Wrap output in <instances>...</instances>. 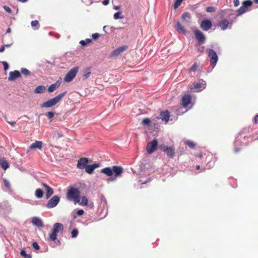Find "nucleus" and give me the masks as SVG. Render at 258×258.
Wrapping results in <instances>:
<instances>
[{"mask_svg":"<svg viewBox=\"0 0 258 258\" xmlns=\"http://www.w3.org/2000/svg\"><path fill=\"white\" fill-rule=\"evenodd\" d=\"M100 173L109 177L108 181H113L122 175L123 173V169L120 166H113L112 167H107L102 169Z\"/></svg>","mask_w":258,"mask_h":258,"instance_id":"1","label":"nucleus"},{"mask_svg":"<svg viewBox=\"0 0 258 258\" xmlns=\"http://www.w3.org/2000/svg\"><path fill=\"white\" fill-rule=\"evenodd\" d=\"M80 194L78 188L73 186L69 187L67 190V199L76 204L80 202Z\"/></svg>","mask_w":258,"mask_h":258,"instance_id":"2","label":"nucleus"},{"mask_svg":"<svg viewBox=\"0 0 258 258\" xmlns=\"http://www.w3.org/2000/svg\"><path fill=\"white\" fill-rule=\"evenodd\" d=\"M63 226L62 224L56 223L53 225L51 232L49 234L48 239L50 241L57 242L58 244H60V241L57 239V233L59 232H62Z\"/></svg>","mask_w":258,"mask_h":258,"instance_id":"3","label":"nucleus"},{"mask_svg":"<svg viewBox=\"0 0 258 258\" xmlns=\"http://www.w3.org/2000/svg\"><path fill=\"white\" fill-rule=\"evenodd\" d=\"M66 93L67 92L65 91L63 93L58 94L54 98L49 99L47 101L43 102L41 104V107L44 108H49L55 105L62 99V98L65 96Z\"/></svg>","mask_w":258,"mask_h":258,"instance_id":"4","label":"nucleus"},{"mask_svg":"<svg viewBox=\"0 0 258 258\" xmlns=\"http://www.w3.org/2000/svg\"><path fill=\"white\" fill-rule=\"evenodd\" d=\"M159 149L166 153L168 157L173 158L175 156V148L173 146L168 147L165 144L160 145Z\"/></svg>","mask_w":258,"mask_h":258,"instance_id":"5","label":"nucleus"},{"mask_svg":"<svg viewBox=\"0 0 258 258\" xmlns=\"http://www.w3.org/2000/svg\"><path fill=\"white\" fill-rule=\"evenodd\" d=\"M78 71L79 68L78 67L73 68L66 75L64 81L66 82L72 81L76 76Z\"/></svg>","mask_w":258,"mask_h":258,"instance_id":"6","label":"nucleus"},{"mask_svg":"<svg viewBox=\"0 0 258 258\" xmlns=\"http://www.w3.org/2000/svg\"><path fill=\"white\" fill-rule=\"evenodd\" d=\"M158 140L154 139L149 142L146 147V151L148 154H152L157 150Z\"/></svg>","mask_w":258,"mask_h":258,"instance_id":"7","label":"nucleus"},{"mask_svg":"<svg viewBox=\"0 0 258 258\" xmlns=\"http://www.w3.org/2000/svg\"><path fill=\"white\" fill-rule=\"evenodd\" d=\"M252 2L250 0L245 1L242 2V6H241L237 10V16H240L244 13L247 10L248 8L251 6Z\"/></svg>","mask_w":258,"mask_h":258,"instance_id":"8","label":"nucleus"},{"mask_svg":"<svg viewBox=\"0 0 258 258\" xmlns=\"http://www.w3.org/2000/svg\"><path fill=\"white\" fill-rule=\"evenodd\" d=\"M196 40L199 44L203 43L206 40V37L202 32L199 29L195 28L193 30Z\"/></svg>","mask_w":258,"mask_h":258,"instance_id":"9","label":"nucleus"},{"mask_svg":"<svg viewBox=\"0 0 258 258\" xmlns=\"http://www.w3.org/2000/svg\"><path fill=\"white\" fill-rule=\"evenodd\" d=\"M208 56L210 58V64L214 68L218 61V55L215 51L213 49H210L208 51Z\"/></svg>","mask_w":258,"mask_h":258,"instance_id":"10","label":"nucleus"},{"mask_svg":"<svg viewBox=\"0 0 258 258\" xmlns=\"http://www.w3.org/2000/svg\"><path fill=\"white\" fill-rule=\"evenodd\" d=\"M59 200V197L57 196H55L48 201L46 207L48 208H53L58 204Z\"/></svg>","mask_w":258,"mask_h":258,"instance_id":"11","label":"nucleus"},{"mask_svg":"<svg viewBox=\"0 0 258 258\" xmlns=\"http://www.w3.org/2000/svg\"><path fill=\"white\" fill-rule=\"evenodd\" d=\"M89 163V160L87 158H80L77 164V167L80 169H84L86 168Z\"/></svg>","mask_w":258,"mask_h":258,"instance_id":"12","label":"nucleus"},{"mask_svg":"<svg viewBox=\"0 0 258 258\" xmlns=\"http://www.w3.org/2000/svg\"><path fill=\"white\" fill-rule=\"evenodd\" d=\"M212 23L210 20H205L203 21L200 25L201 28L204 31H208L211 28Z\"/></svg>","mask_w":258,"mask_h":258,"instance_id":"13","label":"nucleus"},{"mask_svg":"<svg viewBox=\"0 0 258 258\" xmlns=\"http://www.w3.org/2000/svg\"><path fill=\"white\" fill-rule=\"evenodd\" d=\"M100 166L99 164L98 163H94L91 165H87L86 168H85V171L88 174H92L94 170L96 168Z\"/></svg>","mask_w":258,"mask_h":258,"instance_id":"14","label":"nucleus"},{"mask_svg":"<svg viewBox=\"0 0 258 258\" xmlns=\"http://www.w3.org/2000/svg\"><path fill=\"white\" fill-rule=\"evenodd\" d=\"M170 115L169 112L168 110H165L161 111L160 113V117L157 118L158 119H161L163 121H164L165 122H167L169 119Z\"/></svg>","mask_w":258,"mask_h":258,"instance_id":"15","label":"nucleus"},{"mask_svg":"<svg viewBox=\"0 0 258 258\" xmlns=\"http://www.w3.org/2000/svg\"><path fill=\"white\" fill-rule=\"evenodd\" d=\"M127 45H123L121 46L120 47H119L115 49L112 52V56H117L119 54H120L122 52L124 51L127 48Z\"/></svg>","mask_w":258,"mask_h":258,"instance_id":"16","label":"nucleus"},{"mask_svg":"<svg viewBox=\"0 0 258 258\" xmlns=\"http://www.w3.org/2000/svg\"><path fill=\"white\" fill-rule=\"evenodd\" d=\"M21 76L20 73L18 71L10 72L8 80L9 81H14Z\"/></svg>","mask_w":258,"mask_h":258,"instance_id":"17","label":"nucleus"},{"mask_svg":"<svg viewBox=\"0 0 258 258\" xmlns=\"http://www.w3.org/2000/svg\"><path fill=\"white\" fill-rule=\"evenodd\" d=\"M182 105L186 107L191 102V97L189 95H185L182 98Z\"/></svg>","mask_w":258,"mask_h":258,"instance_id":"18","label":"nucleus"},{"mask_svg":"<svg viewBox=\"0 0 258 258\" xmlns=\"http://www.w3.org/2000/svg\"><path fill=\"white\" fill-rule=\"evenodd\" d=\"M42 147V143L41 141H35L33 143H32L30 146V149L33 150L35 149H39L40 150L41 149Z\"/></svg>","mask_w":258,"mask_h":258,"instance_id":"19","label":"nucleus"},{"mask_svg":"<svg viewBox=\"0 0 258 258\" xmlns=\"http://www.w3.org/2000/svg\"><path fill=\"white\" fill-rule=\"evenodd\" d=\"M32 223L33 225H35L38 227H43L42 221L38 217H33L32 220Z\"/></svg>","mask_w":258,"mask_h":258,"instance_id":"20","label":"nucleus"},{"mask_svg":"<svg viewBox=\"0 0 258 258\" xmlns=\"http://www.w3.org/2000/svg\"><path fill=\"white\" fill-rule=\"evenodd\" d=\"M229 24V23L228 20L223 19L220 21L219 26L222 30H225L228 28Z\"/></svg>","mask_w":258,"mask_h":258,"instance_id":"21","label":"nucleus"},{"mask_svg":"<svg viewBox=\"0 0 258 258\" xmlns=\"http://www.w3.org/2000/svg\"><path fill=\"white\" fill-rule=\"evenodd\" d=\"M42 185L46 188V199H48L53 193V190L52 188H51L49 186H48L46 183H43Z\"/></svg>","mask_w":258,"mask_h":258,"instance_id":"22","label":"nucleus"},{"mask_svg":"<svg viewBox=\"0 0 258 258\" xmlns=\"http://www.w3.org/2000/svg\"><path fill=\"white\" fill-rule=\"evenodd\" d=\"M191 16L189 13L186 12L182 15L181 18L185 23H189Z\"/></svg>","mask_w":258,"mask_h":258,"instance_id":"23","label":"nucleus"},{"mask_svg":"<svg viewBox=\"0 0 258 258\" xmlns=\"http://www.w3.org/2000/svg\"><path fill=\"white\" fill-rule=\"evenodd\" d=\"M60 86V83L58 81L56 82L55 83L51 84L48 88L49 92H52Z\"/></svg>","mask_w":258,"mask_h":258,"instance_id":"24","label":"nucleus"},{"mask_svg":"<svg viewBox=\"0 0 258 258\" xmlns=\"http://www.w3.org/2000/svg\"><path fill=\"white\" fill-rule=\"evenodd\" d=\"M0 165L4 170H6L9 167V163L4 158L0 159Z\"/></svg>","mask_w":258,"mask_h":258,"instance_id":"25","label":"nucleus"},{"mask_svg":"<svg viewBox=\"0 0 258 258\" xmlns=\"http://www.w3.org/2000/svg\"><path fill=\"white\" fill-rule=\"evenodd\" d=\"M176 29L178 32L183 34H185L186 32V30L179 22H177Z\"/></svg>","mask_w":258,"mask_h":258,"instance_id":"26","label":"nucleus"},{"mask_svg":"<svg viewBox=\"0 0 258 258\" xmlns=\"http://www.w3.org/2000/svg\"><path fill=\"white\" fill-rule=\"evenodd\" d=\"M205 84L203 83H195L194 84V89L200 91L205 88Z\"/></svg>","mask_w":258,"mask_h":258,"instance_id":"27","label":"nucleus"},{"mask_svg":"<svg viewBox=\"0 0 258 258\" xmlns=\"http://www.w3.org/2000/svg\"><path fill=\"white\" fill-rule=\"evenodd\" d=\"M45 90V87L44 86H37L34 90V92L35 93H42Z\"/></svg>","mask_w":258,"mask_h":258,"instance_id":"28","label":"nucleus"},{"mask_svg":"<svg viewBox=\"0 0 258 258\" xmlns=\"http://www.w3.org/2000/svg\"><path fill=\"white\" fill-rule=\"evenodd\" d=\"M43 192L42 190L40 188H37L35 191V196L37 198H41L43 197Z\"/></svg>","mask_w":258,"mask_h":258,"instance_id":"29","label":"nucleus"},{"mask_svg":"<svg viewBox=\"0 0 258 258\" xmlns=\"http://www.w3.org/2000/svg\"><path fill=\"white\" fill-rule=\"evenodd\" d=\"M88 202V199L86 197L84 196L82 198L81 201H80L79 203H78L82 206H87Z\"/></svg>","mask_w":258,"mask_h":258,"instance_id":"30","label":"nucleus"},{"mask_svg":"<svg viewBox=\"0 0 258 258\" xmlns=\"http://www.w3.org/2000/svg\"><path fill=\"white\" fill-rule=\"evenodd\" d=\"M92 41L91 39H89V38H87L86 39H85V40H81L80 42V43L83 46H86L87 44L91 43Z\"/></svg>","mask_w":258,"mask_h":258,"instance_id":"31","label":"nucleus"},{"mask_svg":"<svg viewBox=\"0 0 258 258\" xmlns=\"http://www.w3.org/2000/svg\"><path fill=\"white\" fill-rule=\"evenodd\" d=\"M185 144L187 145L190 148L194 149L196 146V144L192 141H186Z\"/></svg>","mask_w":258,"mask_h":258,"instance_id":"32","label":"nucleus"},{"mask_svg":"<svg viewBox=\"0 0 258 258\" xmlns=\"http://www.w3.org/2000/svg\"><path fill=\"white\" fill-rule=\"evenodd\" d=\"M90 75L91 72L89 71V70H86L84 72L83 78L84 80H86L89 77Z\"/></svg>","mask_w":258,"mask_h":258,"instance_id":"33","label":"nucleus"},{"mask_svg":"<svg viewBox=\"0 0 258 258\" xmlns=\"http://www.w3.org/2000/svg\"><path fill=\"white\" fill-rule=\"evenodd\" d=\"M20 254L21 256H23L24 258H31V255L29 254H27L26 251L24 250H21Z\"/></svg>","mask_w":258,"mask_h":258,"instance_id":"34","label":"nucleus"},{"mask_svg":"<svg viewBox=\"0 0 258 258\" xmlns=\"http://www.w3.org/2000/svg\"><path fill=\"white\" fill-rule=\"evenodd\" d=\"M150 123L151 120L148 118H144L142 121V123L145 125H148Z\"/></svg>","mask_w":258,"mask_h":258,"instance_id":"35","label":"nucleus"},{"mask_svg":"<svg viewBox=\"0 0 258 258\" xmlns=\"http://www.w3.org/2000/svg\"><path fill=\"white\" fill-rule=\"evenodd\" d=\"M183 0H175V2L174 4V9H177L179 6L181 5V3Z\"/></svg>","mask_w":258,"mask_h":258,"instance_id":"36","label":"nucleus"},{"mask_svg":"<svg viewBox=\"0 0 258 258\" xmlns=\"http://www.w3.org/2000/svg\"><path fill=\"white\" fill-rule=\"evenodd\" d=\"M121 13L120 12H116L113 15V18L114 19H122L123 16H121Z\"/></svg>","mask_w":258,"mask_h":258,"instance_id":"37","label":"nucleus"},{"mask_svg":"<svg viewBox=\"0 0 258 258\" xmlns=\"http://www.w3.org/2000/svg\"><path fill=\"white\" fill-rule=\"evenodd\" d=\"M54 115V113L52 111H49L45 113V116L49 119H51L52 118H53Z\"/></svg>","mask_w":258,"mask_h":258,"instance_id":"38","label":"nucleus"},{"mask_svg":"<svg viewBox=\"0 0 258 258\" xmlns=\"http://www.w3.org/2000/svg\"><path fill=\"white\" fill-rule=\"evenodd\" d=\"M3 181H4V185L6 186V187L8 189L10 188L11 185H10L9 181L6 179H4Z\"/></svg>","mask_w":258,"mask_h":258,"instance_id":"39","label":"nucleus"},{"mask_svg":"<svg viewBox=\"0 0 258 258\" xmlns=\"http://www.w3.org/2000/svg\"><path fill=\"white\" fill-rule=\"evenodd\" d=\"M21 72L23 75L25 76H28L30 73V71L27 69H22Z\"/></svg>","mask_w":258,"mask_h":258,"instance_id":"40","label":"nucleus"},{"mask_svg":"<svg viewBox=\"0 0 258 258\" xmlns=\"http://www.w3.org/2000/svg\"><path fill=\"white\" fill-rule=\"evenodd\" d=\"M198 66L197 65V63H195L190 68L189 71L195 72L197 70Z\"/></svg>","mask_w":258,"mask_h":258,"instance_id":"41","label":"nucleus"},{"mask_svg":"<svg viewBox=\"0 0 258 258\" xmlns=\"http://www.w3.org/2000/svg\"><path fill=\"white\" fill-rule=\"evenodd\" d=\"M72 234V237L74 238L76 237L77 235L78 234V231L77 229H74L71 233Z\"/></svg>","mask_w":258,"mask_h":258,"instance_id":"42","label":"nucleus"},{"mask_svg":"<svg viewBox=\"0 0 258 258\" xmlns=\"http://www.w3.org/2000/svg\"><path fill=\"white\" fill-rule=\"evenodd\" d=\"M215 11H216V9L213 7H208L206 8V11L209 13L214 12Z\"/></svg>","mask_w":258,"mask_h":258,"instance_id":"43","label":"nucleus"},{"mask_svg":"<svg viewBox=\"0 0 258 258\" xmlns=\"http://www.w3.org/2000/svg\"><path fill=\"white\" fill-rule=\"evenodd\" d=\"M32 247L36 250H38L40 249V246L36 242H34L32 244Z\"/></svg>","mask_w":258,"mask_h":258,"instance_id":"44","label":"nucleus"},{"mask_svg":"<svg viewBox=\"0 0 258 258\" xmlns=\"http://www.w3.org/2000/svg\"><path fill=\"white\" fill-rule=\"evenodd\" d=\"M39 23L37 20L32 21L31 23V25L32 27H36L38 25Z\"/></svg>","mask_w":258,"mask_h":258,"instance_id":"45","label":"nucleus"},{"mask_svg":"<svg viewBox=\"0 0 258 258\" xmlns=\"http://www.w3.org/2000/svg\"><path fill=\"white\" fill-rule=\"evenodd\" d=\"M2 64L4 66V69L5 70H7L9 68V64L6 61H2Z\"/></svg>","mask_w":258,"mask_h":258,"instance_id":"46","label":"nucleus"},{"mask_svg":"<svg viewBox=\"0 0 258 258\" xmlns=\"http://www.w3.org/2000/svg\"><path fill=\"white\" fill-rule=\"evenodd\" d=\"M4 9L8 13H9L10 14H11L12 13V10H11V8L7 6H4Z\"/></svg>","mask_w":258,"mask_h":258,"instance_id":"47","label":"nucleus"},{"mask_svg":"<svg viewBox=\"0 0 258 258\" xmlns=\"http://www.w3.org/2000/svg\"><path fill=\"white\" fill-rule=\"evenodd\" d=\"M100 36V35L98 33H94L92 35V37L94 39H98Z\"/></svg>","mask_w":258,"mask_h":258,"instance_id":"48","label":"nucleus"},{"mask_svg":"<svg viewBox=\"0 0 258 258\" xmlns=\"http://www.w3.org/2000/svg\"><path fill=\"white\" fill-rule=\"evenodd\" d=\"M83 214H84V211L82 209L79 210L77 212V214L78 216H82V215H83Z\"/></svg>","mask_w":258,"mask_h":258,"instance_id":"49","label":"nucleus"},{"mask_svg":"<svg viewBox=\"0 0 258 258\" xmlns=\"http://www.w3.org/2000/svg\"><path fill=\"white\" fill-rule=\"evenodd\" d=\"M234 5L235 7H237L239 5V0H234Z\"/></svg>","mask_w":258,"mask_h":258,"instance_id":"50","label":"nucleus"},{"mask_svg":"<svg viewBox=\"0 0 258 258\" xmlns=\"http://www.w3.org/2000/svg\"><path fill=\"white\" fill-rule=\"evenodd\" d=\"M205 47L204 46H201L198 48V51L200 52H203L204 51Z\"/></svg>","mask_w":258,"mask_h":258,"instance_id":"51","label":"nucleus"},{"mask_svg":"<svg viewBox=\"0 0 258 258\" xmlns=\"http://www.w3.org/2000/svg\"><path fill=\"white\" fill-rule=\"evenodd\" d=\"M109 3V0H104L103 2H102V4L105 5V6H106Z\"/></svg>","mask_w":258,"mask_h":258,"instance_id":"52","label":"nucleus"},{"mask_svg":"<svg viewBox=\"0 0 258 258\" xmlns=\"http://www.w3.org/2000/svg\"><path fill=\"white\" fill-rule=\"evenodd\" d=\"M254 122L255 124L258 123V114L256 115L254 118Z\"/></svg>","mask_w":258,"mask_h":258,"instance_id":"53","label":"nucleus"},{"mask_svg":"<svg viewBox=\"0 0 258 258\" xmlns=\"http://www.w3.org/2000/svg\"><path fill=\"white\" fill-rule=\"evenodd\" d=\"M5 46L2 45L0 48V52H3L5 50Z\"/></svg>","mask_w":258,"mask_h":258,"instance_id":"54","label":"nucleus"},{"mask_svg":"<svg viewBox=\"0 0 258 258\" xmlns=\"http://www.w3.org/2000/svg\"><path fill=\"white\" fill-rule=\"evenodd\" d=\"M7 121L8 122V123L9 124H10V125H11L12 126H14L16 123L15 121Z\"/></svg>","mask_w":258,"mask_h":258,"instance_id":"55","label":"nucleus"},{"mask_svg":"<svg viewBox=\"0 0 258 258\" xmlns=\"http://www.w3.org/2000/svg\"><path fill=\"white\" fill-rule=\"evenodd\" d=\"M197 156L201 159L203 157V155H202V154H198L197 155Z\"/></svg>","mask_w":258,"mask_h":258,"instance_id":"56","label":"nucleus"},{"mask_svg":"<svg viewBox=\"0 0 258 258\" xmlns=\"http://www.w3.org/2000/svg\"><path fill=\"white\" fill-rule=\"evenodd\" d=\"M19 2H21L23 3H26L28 0H18Z\"/></svg>","mask_w":258,"mask_h":258,"instance_id":"57","label":"nucleus"},{"mask_svg":"<svg viewBox=\"0 0 258 258\" xmlns=\"http://www.w3.org/2000/svg\"><path fill=\"white\" fill-rule=\"evenodd\" d=\"M11 28L9 27L8 28V29L6 31V33H10L11 32Z\"/></svg>","mask_w":258,"mask_h":258,"instance_id":"58","label":"nucleus"},{"mask_svg":"<svg viewBox=\"0 0 258 258\" xmlns=\"http://www.w3.org/2000/svg\"><path fill=\"white\" fill-rule=\"evenodd\" d=\"M114 9H115V10H119L120 7H119V6H115V7H114Z\"/></svg>","mask_w":258,"mask_h":258,"instance_id":"59","label":"nucleus"},{"mask_svg":"<svg viewBox=\"0 0 258 258\" xmlns=\"http://www.w3.org/2000/svg\"><path fill=\"white\" fill-rule=\"evenodd\" d=\"M196 169L197 170H199L200 169V166L199 165H197L196 166Z\"/></svg>","mask_w":258,"mask_h":258,"instance_id":"60","label":"nucleus"},{"mask_svg":"<svg viewBox=\"0 0 258 258\" xmlns=\"http://www.w3.org/2000/svg\"><path fill=\"white\" fill-rule=\"evenodd\" d=\"M4 45L5 46V47H9L11 45V44Z\"/></svg>","mask_w":258,"mask_h":258,"instance_id":"61","label":"nucleus"},{"mask_svg":"<svg viewBox=\"0 0 258 258\" xmlns=\"http://www.w3.org/2000/svg\"><path fill=\"white\" fill-rule=\"evenodd\" d=\"M254 3L258 4V0H253Z\"/></svg>","mask_w":258,"mask_h":258,"instance_id":"62","label":"nucleus"},{"mask_svg":"<svg viewBox=\"0 0 258 258\" xmlns=\"http://www.w3.org/2000/svg\"><path fill=\"white\" fill-rule=\"evenodd\" d=\"M239 151V149H235V152H238Z\"/></svg>","mask_w":258,"mask_h":258,"instance_id":"63","label":"nucleus"}]
</instances>
